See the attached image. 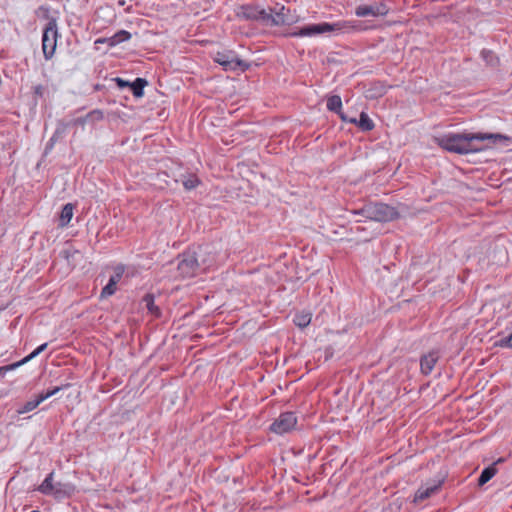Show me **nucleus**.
<instances>
[{
  "mask_svg": "<svg viewBox=\"0 0 512 512\" xmlns=\"http://www.w3.org/2000/svg\"><path fill=\"white\" fill-rule=\"evenodd\" d=\"M486 139H505L500 134H482V133H464L455 134L449 133L440 137H436L435 142L443 149L458 154H468L476 152L479 149L475 148L473 142L475 140L483 141Z\"/></svg>",
  "mask_w": 512,
  "mask_h": 512,
  "instance_id": "f257e3e1",
  "label": "nucleus"
},
{
  "mask_svg": "<svg viewBox=\"0 0 512 512\" xmlns=\"http://www.w3.org/2000/svg\"><path fill=\"white\" fill-rule=\"evenodd\" d=\"M352 213L377 222L392 221L399 216L394 207L383 203H371L359 210H353Z\"/></svg>",
  "mask_w": 512,
  "mask_h": 512,
  "instance_id": "f03ea898",
  "label": "nucleus"
},
{
  "mask_svg": "<svg viewBox=\"0 0 512 512\" xmlns=\"http://www.w3.org/2000/svg\"><path fill=\"white\" fill-rule=\"evenodd\" d=\"M344 28L341 23H319L305 26L298 31L291 32L289 35L292 37H311L318 34L330 33V32H338Z\"/></svg>",
  "mask_w": 512,
  "mask_h": 512,
  "instance_id": "7ed1b4c3",
  "label": "nucleus"
},
{
  "mask_svg": "<svg viewBox=\"0 0 512 512\" xmlns=\"http://www.w3.org/2000/svg\"><path fill=\"white\" fill-rule=\"evenodd\" d=\"M57 36V25L53 19L48 22L42 35V49L46 59H50L54 55L57 46Z\"/></svg>",
  "mask_w": 512,
  "mask_h": 512,
  "instance_id": "20e7f679",
  "label": "nucleus"
},
{
  "mask_svg": "<svg viewBox=\"0 0 512 512\" xmlns=\"http://www.w3.org/2000/svg\"><path fill=\"white\" fill-rule=\"evenodd\" d=\"M200 266L195 253L185 252L180 256L178 262V272L183 278H190L197 274Z\"/></svg>",
  "mask_w": 512,
  "mask_h": 512,
  "instance_id": "39448f33",
  "label": "nucleus"
},
{
  "mask_svg": "<svg viewBox=\"0 0 512 512\" xmlns=\"http://www.w3.org/2000/svg\"><path fill=\"white\" fill-rule=\"evenodd\" d=\"M297 418L292 412L282 413L271 425V431L276 434H284L295 428Z\"/></svg>",
  "mask_w": 512,
  "mask_h": 512,
  "instance_id": "423d86ee",
  "label": "nucleus"
},
{
  "mask_svg": "<svg viewBox=\"0 0 512 512\" xmlns=\"http://www.w3.org/2000/svg\"><path fill=\"white\" fill-rule=\"evenodd\" d=\"M62 387H63V385L61 384V385H56L52 388H48L47 390L40 393L34 400H29V401L25 402L18 409V413L24 414V413L34 410L41 402H43L44 400H46V399L52 397L53 395H55L56 393H58L62 389Z\"/></svg>",
  "mask_w": 512,
  "mask_h": 512,
  "instance_id": "0eeeda50",
  "label": "nucleus"
},
{
  "mask_svg": "<svg viewBox=\"0 0 512 512\" xmlns=\"http://www.w3.org/2000/svg\"><path fill=\"white\" fill-rule=\"evenodd\" d=\"M237 16L245 20H261L265 23H269L268 12L256 6H241L237 11Z\"/></svg>",
  "mask_w": 512,
  "mask_h": 512,
  "instance_id": "6e6552de",
  "label": "nucleus"
},
{
  "mask_svg": "<svg viewBox=\"0 0 512 512\" xmlns=\"http://www.w3.org/2000/svg\"><path fill=\"white\" fill-rule=\"evenodd\" d=\"M215 61L223 66L225 70H235L240 68L242 71H245L249 68V64L245 63L244 61L221 52L216 54Z\"/></svg>",
  "mask_w": 512,
  "mask_h": 512,
  "instance_id": "1a4fd4ad",
  "label": "nucleus"
},
{
  "mask_svg": "<svg viewBox=\"0 0 512 512\" xmlns=\"http://www.w3.org/2000/svg\"><path fill=\"white\" fill-rule=\"evenodd\" d=\"M124 274V267L117 266L114 268L113 274L110 276L108 283L103 287L100 297L106 298L113 295L117 290V284L120 282Z\"/></svg>",
  "mask_w": 512,
  "mask_h": 512,
  "instance_id": "9d476101",
  "label": "nucleus"
},
{
  "mask_svg": "<svg viewBox=\"0 0 512 512\" xmlns=\"http://www.w3.org/2000/svg\"><path fill=\"white\" fill-rule=\"evenodd\" d=\"M388 12L385 5H361L358 6L355 10V14L358 17H366V16H383Z\"/></svg>",
  "mask_w": 512,
  "mask_h": 512,
  "instance_id": "9b49d317",
  "label": "nucleus"
},
{
  "mask_svg": "<svg viewBox=\"0 0 512 512\" xmlns=\"http://www.w3.org/2000/svg\"><path fill=\"white\" fill-rule=\"evenodd\" d=\"M47 345H48L47 343L40 345L34 351H32L29 355H27L26 357H24L23 359H21L18 362L0 367V375L3 376V375H5V373L7 371H12V370L24 365L25 363L29 362L30 360H32L33 358L38 356L41 352H43L46 349Z\"/></svg>",
  "mask_w": 512,
  "mask_h": 512,
  "instance_id": "f8f14e48",
  "label": "nucleus"
},
{
  "mask_svg": "<svg viewBox=\"0 0 512 512\" xmlns=\"http://www.w3.org/2000/svg\"><path fill=\"white\" fill-rule=\"evenodd\" d=\"M269 22L273 25H286L292 22V18L289 16V9L284 6L274 11V14L268 13Z\"/></svg>",
  "mask_w": 512,
  "mask_h": 512,
  "instance_id": "ddd939ff",
  "label": "nucleus"
},
{
  "mask_svg": "<svg viewBox=\"0 0 512 512\" xmlns=\"http://www.w3.org/2000/svg\"><path fill=\"white\" fill-rule=\"evenodd\" d=\"M442 481H438L432 485L429 486H422L420 487L417 492L415 493L413 502L418 503L421 502L433 494H435L441 487Z\"/></svg>",
  "mask_w": 512,
  "mask_h": 512,
  "instance_id": "4468645a",
  "label": "nucleus"
},
{
  "mask_svg": "<svg viewBox=\"0 0 512 512\" xmlns=\"http://www.w3.org/2000/svg\"><path fill=\"white\" fill-rule=\"evenodd\" d=\"M438 361V354L435 351L429 352L428 354L422 356L420 361V367L422 373L428 375L432 372L435 364Z\"/></svg>",
  "mask_w": 512,
  "mask_h": 512,
  "instance_id": "2eb2a0df",
  "label": "nucleus"
},
{
  "mask_svg": "<svg viewBox=\"0 0 512 512\" xmlns=\"http://www.w3.org/2000/svg\"><path fill=\"white\" fill-rule=\"evenodd\" d=\"M53 477H54V473L53 472L49 473L48 476L44 479V481L40 485L39 490L43 494H47V495L48 494H53L57 498H61L62 492H61L60 489H57V488L54 487V485H53Z\"/></svg>",
  "mask_w": 512,
  "mask_h": 512,
  "instance_id": "dca6fc26",
  "label": "nucleus"
},
{
  "mask_svg": "<svg viewBox=\"0 0 512 512\" xmlns=\"http://www.w3.org/2000/svg\"><path fill=\"white\" fill-rule=\"evenodd\" d=\"M364 93L367 99H377L386 93V86L381 82H375Z\"/></svg>",
  "mask_w": 512,
  "mask_h": 512,
  "instance_id": "f3484780",
  "label": "nucleus"
},
{
  "mask_svg": "<svg viewBox=\"0 0 512 512\" xmlns=\"http://www.w3.org/2000/svg\"><path fill=\"white\" fill-rule=\"evenodd\" d=\"M130 38L131 34L128 31L120 30L117 33H115L112 37L104 40H98V42H106L109 46H115L124 41H128Z\"/></svg>",
  "mask_w": 512,
  "mask_h": 512,
  "instance_id": "a211bd4d",
  "label": "nucleus"
},
{
  "mask_svg": "<svg viewBox=\"0 0 512 512\" xmlns=\"http://www.w3.org/2000/svg\"><path fill=\"white\" fill-rule=\"evenodd\" d=\"M502 461H503L502 459H499L497 462L493 463L492 465H490L489 467L485 468L482 471V473L478 479L479 486L486 484L489 480H491L495 476V474L497 473L496 464L499 462H502Z\"/></svg>",
  "mask_w": 512,
  "mask_h": 512,
  "instance_id": "6ab92c4d",
  "label": "nucleus"
},
{
  "mask_svg": "<svg viewBox=\"0 0 512 512\" xmlns=\"http://www.w3.org/2000/svg\"><path fill=\"white\" fill-rule=\"evenodd\" d=\"M148 312L156 317L161 315V311L158 306L155 305L154 296L152 294H146L142 299Z\"/></svg>",
  "mask_w": 512,
  "mask_h": 512,
  "instance_id": "aec40b11",
  "label": "nucleus"
},
{
  "mask_svg": "<svg viewBox=\"0 0 512 512\" xmlns=\"http://www.w3.org/2000/svg\"><path fill=\"white\" fill-rule=\"evenodd\" d=\"M311 319H312V314L310 312L302 311L295 315L294 323L299 328H305L310 324Z\"/></svg>",
  "mask_w": 512,
  "mask_h": 512,
  "instance_id": "412c9836",
  "label": "nucleus"
},
{
  "mask_svg": "<svg viewBox=\"0 0 512 512\" xmlns=\"http://www.w3.org/2000/svg\"><path fill=\"white\" fill-rule=\"evenodd\" d=\"M147 81L143 78H136L134 82L130 84V88L135 97H142L144 94V88L147 85Z\"/></svg>",
  "mask_w": 512,
  "mask_h": 512,
  "instance_id": "4be33fe9",
  "label": "nucleus"
},
{
  "mask_svg": "<svg viewBox=\"0 0 512 512\" xmlns=\"http://www.w3.org/2000/svg\"><path fill=\"white\" fill-rule=\"evenodd\" d=\"M355 124H357L358 127L362 131H371L374 128L373 121L369 118V116L365 112H362L360 114V118H359V120L356 119Z\"/></svg>",
  "mask_w": 512,
  "mask_h": 512,
  "instance_id": "5701e85b",
  "label": "nucleus"
},
{
  "mask_svg": "<svg viewBox=\"0 0 512 512\" xmlns=\"http://www.w3.org/2000/svg\"><path fill=\"white\" fill-rule=\"evenodd\" d=\"M327 108L330 111L336 112L337 114H340L341 108H342V100L341 97L338 95H332L327 100Z\"/></svg>",
  "mask_w": 512,
  "mask_h": 512,
  "instance_id": "b1692460",
  "label": "nucleus"
},
{
  "mask_svg": "<svg viewBox=\"0 0 512 512\" xmlns=\"http://www.w3.org/2000/svg\"><path fill=\"white\" fill-rule=\"evenodd\" d=\"M182 183L185 189L191 190L199 185L200 180L195 175H187L183 177Z\"/></svg>",
  "mask_w": 512,
  "mask_h": 512,
  "instance_id": "393cba45",
  "label": "nucleus"
},
{
  "mask_svg": "<svg viewBox=\"0 0 512 512\" xmlns=\"http://www.w3.org/2000/svg\"><path fill=\"white\" fill-rule=\"evenodd\" d=\"M60 137V134H59V131L57 130L55 132V134L51 137V139L49 140V142L47 143L46 147H45V154L48 153V151L53 147L55 141Z\"/></svg>",
  "mask_w": 512,
  "mask_h": 512,
  "instance_id": "a878e982",
  "label": "nucleus"
},
{
  "mask_svg": "<svg viewBox=\"0 0 512 512\" xmlns=\"http://www.w3.org/2000/svg\"><path fill=\"white\" fill-rule=\"evenodd\" d=\"M73 216V207L71 204H66V226L71 221Z\"/></svg>",
  "mask_w": 512,
  "mask_h": 512,
  "instance_id": "bb28decb",
  "label": "nucleus"
},
{
  "mask_svg": "<svg viewBox=\"0 0 512 512\" xmlns=\"http://www.w3.org/2000/svg\"><path fill=\"white\" fill-rule=\"evenodd\" d=\"M67 388L72 389V391L70 392L69 396L73 394V395H74V399H75V401H78V398H79V396H80V391H79V389H78L77 387H74L73 385H68V384H66V389H67Z\"/></svg>",
  "mask_w": 512,
  "mask_h": 512,
  "instance_id": "cd10ccee",
  "label": "nucleus"
},
{
  "mask_svg": "<svg viewBox=\"0 0 512 512\" xmlns=\"http://www.w3.org/2000/svg\"><path fill=\"white\" fill-rule=\"evenodd\" d=\"M58 227H64V206H62L58 212Z\"/></svg>",
  "mask_w": 512,
  "mask_h": 512,
  "instance_id": "c85d7f7f",
  "label": "nucleus"
},
{
  "mask_svg": "<svg viewBox=\"0 0 512 512\" xmlns=\"http://www.w3.org/2000/svg\"><path fill=\"white\" fill-rule=\"evenodd\" d=\"M501 346H506L512 348V333L503 339L500 340Z\"/></svg>",
  "mask_w": 512,
  "mask_h": 512,
  "instance_id": "c756f323",
  "label": "nucleus"
},
{
  "mask_svg": "<svg viewBox=\"0 0 512 512\" xmlns=\"http://www.w3.org/2000/svg\"><path fill=\"white\" fill-rule=\"evenodd\" d=\"M116 83L119 87H126V86H129L130 87V82L128 81H125L123 80L122 78H116Z\"/></svg>",
  "mask_w": 512,
  "mask_h": 512,
  "instance_id": "7c9ffc66",
  "label": "nucleus"
},
{
  "mask_svg": "<svg viewBox=\"0 0 512 512\" xmlns=\"http://www.w3.org/2000/svg\"><path fill=\"white\" fill-rule=\"evenodd\" d=\"M340 116V118L343 120V121H346V122H350V123H356V118H348L344 113H342L340 111V114H338Z\"/></svg>",
  "mask_w": 512,
  "mask_h": 512,
  "instance_id": "2f4dec72",
  "label": "nucleus"
},
{
  "mask_svg": "<svg viewBox=\"0 0 512 512\" xmlns=\"http://www.w3.org/2000/svg\"><path fill=\"white\" fill-rule=\"evenodd\" d=\"M34 91H35V94L42 96L44 88L42 86L38 85L34 88Z\"/></svg>",
  "mask_w": 512,
  "mask_h": 512,
  "instance_id": "473e14b6",
  "label": "nucleus"
},
{
  "mask_svg": "<svg viewBox=\"0 0 512 512\" xmlns=\"http://www.w3.org/2000/svg\"><path fill=\"white\" fill-rule=\"evenodd\" d=\"M482 55H483V57H484L487 61H488V59H487V58H488V56H489V57H492V56H493L491 52H487V51H483V52H482Z\"/></svg>",
  "mask_w": 512,
  "mask_h": 512,
  "instance_id": "72a5a7b5",
  "label": "nucleus"
},
{
  "mask_svg": "<svg viewBox=\"0 0 512 512\" xmlns=\"http://www.w3.org/2000/svg\"><path fill=\"white\" fill-rule=\"evenodd\" d=\"M67 235L74 236V235H75V233H73V232H66V236H67Z\"/></svg>",
  "mask_w": 512,
  "mask_h": 512,
  "instance_id": "f704fd0d",
  "label": "nucleus"
},
{
  "mask_svg": "<svg viewBox=\"0 0 512 512\" xmlns=\"http://www.w3.org/2000/svg\"><path fill=\"white\" fill-rule=\"evenodd\" d=\"M31 512H40V511H38V510H32Z\"/></svg>",
  "mask_w": 512,
  "mask_h": 512,
  "instance_id": "c9c22d12",
  "label": "nucleus"
}]
</instances>
